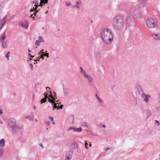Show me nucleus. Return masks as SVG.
<instances>
[{
  "mask_svg": "<svg viewBox=\"0 0 160 160\" xmlns=\"http://www.w3.org/2000/svg\"><path fill=\"white\" fill-rule=\"evenodd\" d=\"M50 92L51 93V95L50 96V98L48 99V101L52 103L53 108V110H54V108H57V109H58V107L60 103V101H57L56 100V98L52 96L51 92V91ZM63 107V105H61L59 106V108L61 109Z\"/></svg>",
  "mask_w": 160,
  "mask_h": 160,
  "instance_id": "3",
  "label": "nucleus"
},
{
  "mask_svg": "<svg viewBox=\"0 0 160 160\" xmlns=\"http://www.w3.org/2000/svg\"><path fill=\"white\" fill-rule=\"evenodd\" d=\"M30 66L31 67V69L32 70V68H33L32 64V63H30Z\"/></svg>",
  "mask_w": 160,
  "mask_h": 160,
  "instance_id": "44",
  "label": "nucleus"
},
{
  "mask_svg": "<svg viewBox=\"0 0 160 160\" xmlns=\"http://www.w3.org/2000/svg\"><path fill=\"white\" fill-rule=\"evenodd\" d=\"M5 33L0 38V41H4V40L6 38L5 37Z\"/></svg>",
  "mask_w": 160,
  "mask_h": 160,
  "instance_id": "26",
  "label": "nucleus"
},
{
  "mask_svg": "<svg viewBox=\"0 0 160 160\" xmlns=\"http://www.w3.org/2000/svg\"><path fill=\"white\" fill-rule=\"evenodd\" d=\"M146 3L145 2H140L138 4V7L140 8H143L146 6Z\"/></svg>",
  "mask_w": 160,
  "mask_h": 160,
  "instance_id": "19",
  "label": "nucleus"
},
{
  "mask_svg": "<svg viewBox=\"0 0 160 160\" xmlns=\"http://www.w3.org/2000/svg\"><path fill=\"white\" fill-rule=\"evenodd\" d=\"M38 40L40 42H44V40L43 39V38L42 37L40 36L38 38Z\"/></svg>",
  "mask_w": 160,
  "mask_h": 160,
  "instance_id": "28",
  "label": "nucleus"
},
{
  "mask_svg": "<svg viewBox=\"0 0 160 160\" xmlns=\"http://www.w3.org/2000/svg\"><path fill=\"white\" fill-rule=\"evenodd\" d=\"M5 146V141L3 139H1L0 141V146L3 147Z\"/></svg>",
  "mask_w": 160,
  "mask_h": 160,
  "instance_id": "24",
  "label": "nucleus"
},
{
  "mask_svg": "<svg viewBox=\"0 0 160 160\" xmlns=\"http://www.w3.org/2000/svg\"><path fill=\"white\" fill-rule=\"evenodd\" d=\"M102 126L103 128H105L106 127V126L105 124L102 125Z\"/></svg>",
  "mask_w": 160,
  "mask_h": 160,
  "instance_id": "51",
  "label": "nucleus"
},
{
  "mask_svg": "<svg viewBox=\"0 0 160 160\" xmlns=\"http://www.w3.org/2000/svg\"><path fill=\"white\" fill-rule=\"evenodd\" d=\"M2 46L4 48H7L8 46V43L6 41H3L2 43Z\"/></svg>",
  "mask_w": 160,
  "mask_h": 160,
  "instance_id": "23",
  "label": "nucleus"
},
{
  "mask_svg": "<svg viewBox=\"0 0 160 160\" xmlns=\"http://www.w3.org/2000/svg\"><path fill=\"white\" fill-rule=\"evenodd\" d=\"M132 19L131 17L129 15H128L126 18V20L127 22H129Z\"/></svg>",
  "mask_w": 160,
  "mask_h": 160,
  "instance_id": "25",
  "label": "nucleus"
},
{
  "mask_svg": "<svg viewBox=\"0 0 160 160\" xmlns=\"http://www.w3.org/2000/svg\"><path fill=\"white\" fill-rule=\"evenodd\" d=\"M134 89L135 90V93L138 96L143 91L142 88L138 83H136L135 85Z\"/></svg>",
  "mask_w": 160,
  "mask_h": 160,
  "instance_id": "8",
  "label": "nucleus"
},
{
  "mask_svg": "<svg viewBox=\"0 0 160 160\" xmlns=\"http://www.w3.org/2000/svg\"><path fill=\"white\" fill-rule=\"evenodd\" d=\"M155 121H156V122H157L158 123V124H159V122H158V121H157V120H156Z\"/></svg>",
  "mask_w": 160,
  "mask_h": 160,
  "instance_id": "55",
  "label": "nucleus"
},
{
  "mask_svg": "<svg viewBox=\"0 0 160 160\" xmlns=\"http://www.w3.org/2000/svg\"><path fill=\"white\" fill-rule=\"evenodd\" d=\"M89 146H90V147H91V144H89Z\"/></svg>",
  "mask_w": 160,
  "mask_h": 160,
  "instance_id": "59",
  "label": "nucleus"
},
{
  "mask_svg": "<svg viewBox=\"0 0 160 160\" xmlns=\"http://www.w3.org/2000/svg\"><path fill=\"white\" fill-rule=\"evenodd\" d=\"M101 36L102 41L107 44H110L112 41L113 35L110 29L105 28L103 29Z\"/></svg>",
  "mask_w": 160,
  "mask_h": 160,
  "instance_id": "1",
  "label": "nucleus"
},
{
  "mask_svg": "<svg viewBox=\"0 0 160 160\" xmlns=\"http://www.w3.org/2000/svg\"><path fill=\"white\" fill-rule=\"evenodd\" d=\"M152 38L156 40H160V33H154L152 35Z\"/></svg>",
  "mask_w": 160,
  "mask_h": 160,
  "instance_id": "12",
  "label": "nucleus"
},
{
  "mask_svg": "<svg viewBox=\"0 0 160 160\" xmlns=\"http://www.w3.org/2000/svg\"><path fill=\"white\" fill-rule=\"evenodd\" d=\"M109 149V148H106L105 149V151L106 152Z\"/></svg>",
  "mask_w": 160,
  "mask_h": 160,
  "instance_id": "50",
  "label": "nucleus"
},
{
  "mask_svg": "<svg viewBox=\"0 0 160 160\" xmlns=\"http://www.w3.org/2000/svg\"><path fill=\"white\" fill-rule=\"evenodd\" d=\"M147 116L148 117L151 115V113L149 110H148L147 112Z\"/></svg>",
  "mask_w": 160,
  "mask_h": 160,
  "instance_id": "30",
  "label": "nucleus"
},
{
  "mask_svg": "<svg viewBox=\"0 0 160 160\" xmlns=\"http://www.w3.org/2000/svg\"><path fill=\"white\" fill-rule=\"evenodd\" d=\"M80 72L81 75L85 77L88 74L86 73V71L81 67H80Z\"/></svg>",
  "mask_w": 160,
  "mask_h": 160,
  "instance_id": "17",
  "label": "nucleus"
},
{
  "mask_svg": "<svg viewBox=\"0 0 160 160\" xmlns=\"http://www.w3.org/2000/svg\"><path fill=\"white\" fill-rule=\"evenodd\" d=\"M45 53L44 52V53H43L42 54V55L43 57H44V56H45Z\"/></svg>",
  "mask_w": 160,
  "mask_h": 160,
  "instance_id": "52",
  "label": "nucleus"
},
{
  "mask_svg": "<svg viewBox=\"0 0 160 160\" xmlns=\"http://www.w3.org/2000/svg\"><path fill=\"white\" fill-rule=\"evenodd\" d=\"M52 124L53 125H54V124L55 123H54V122H52Z\"/></svg>",
  "mask_w": 160,
  "mask_h": 160,
  "instance_id": "56",
  "label": "nucleus"
},
{
  "mask_svg": "<svg viewBox=\"0 0 160 160\" xmlns=\"http://www.w3.org/2000/svg\"><path fill=\"white\" fill-rule=\"evenodd\" d=\"M46 89L47 90H49L50 89V88L49 87H47L46 88Z\"/></svg>",
  "mask_w": 160,
  "mask_h": 160,
  "instance_id": "47",
  "label": "nucleus"
},
{
  "mask_svg": "<svg viewBox=\"0 0 160 160\" xmlns=\"http://www.w3.org/2000/svg\"><path fill=\"white\" fill-rule=\"evenodd\" d=\"M36 13L35 12H34V13L33 14H32L31 15V18H33V19H34V17H35V15H36Z\"/></svg>",
  "mask_w": 160,
  "mask_h": 160,
  "instance_id": "36",
  "label": "nucleus"
},
{
  "mask_svg": "<svg viewBox=\"0 0 160 160\" xmlns=\"http://www.w3.org/2000/svg\"><path fill=\"white\" fill-rule=\"evenodd\" d=\"M29 60H32V59H29Z\"/></svg>",
  "mask_w": 160,
  "mask_h": 160,
  "instance_id": "62",
  "label": "nucleus"
},
{
  "mask_svg": "<svg viewBox=\"0 0 160 160\" xmlns=\"http://www.w3.org/2000/svg\"><path fill=\"white\" fill-rule=\"evenodd\" d=\"M147 27L149 28H152L155 27L157 25L156 21L151 18L147 19L146 21Z\"/></svg>",
  "mask_w": 160,
  "mask_h": 160,
  "instance_id": "6",
  "label": "nucleus"
},
{
  "mask_svg": "<svg viewBox=\"0 0 160 160\" xmlns=\"http://www.w3.org/2000/svg\"><path fill=\"white\" fill-rule=\"evenodd\" d=\"M39 41L38 40H36L35 42V44L36 45H37L38 46H39L40 45L39 43H40Z\"/></svg>",
  "mask_w": 160,
  "mask_h": 160,
  "instance_id": "34",
  "label": "nucleus"
},
{
  "mask_svg": "<svg viewBox=\"0 0 160 160\" xmlns=\"http://www.w3.org/2000/svg\"><path fill=\"white\" fill-rule=\"evenodd\" d=\"M65 4L67 6H69L71 5V3L68 2H65Z\"/></svg>",
  "mask_w": 160,
  "mask_h": 160,
  "instance_id": "33",
  "label": "nucleus"
},
{
  "mask_svg": "<svg viewBox=\"0 0 160 160\" xmlns=\"http://www.w3.org/2000/svg\"><path fill=\"white\" fill-rule=\"evenodd\" d=\"M2 110H0V114H2Z\"/></svg>",
  "mask_w": 160,
  "mask_h": 160,
  "instance_id": "53",
  "label": "nucleus"
},
{
  "mask_svg": "<svg viewBox=\"0 0 160 160\" xmlns=\"http://www.w3.org/2000/svg\"><path fill=\"white\" fill-rule=\"evenodd\" d=\"M9 54H10V52H8L7 54L6 55V57L8 60H9Z\"/></svg>",
  "mask_w": 160,
  "mask_h": 160,
  "instance_id": "31",
  "label": "nucleus"
},
{
  "mask_svg": "<svg viewBox=\"0 0 160 160\" xmlns=\"http://www.w3.org/2000/svg\"><path fill=\"white\" fill-rule=\"evenodd\" d=\"M75 127H70V128H69L68 129V131H69L71 130H73V131H74V129H75Z\"/></svg>",
  "mask_w": 160,
  "mask_h": 160,
  "instance_id": "35",
  "label": "nucleus"
},
{
  "mask_svg": "<svg viewBox=\"0 0 160 160\" xmlns=\"http://www.w3.org/2000/svg\"><path fill=\"white\" fill-rule=\"evenodd\" d=\"M49 118L52 121H53V118L52 117H49Z\"/></svg>",
  "mask_w": 160,
  "mask_h": 160,
  "instance_id": "41",
  "label": "nucleus"
},
{
  "mask_svg": "<svg viewBox=\"0 0 160 160\" xmlns=\"http://www.w3.org/2000/svg\"><path fill=\"white\" fill-rule=\"evenodd\" d=\"M98 101V103L101 104L103 103V101L99 97H98L97 94H96L95 95Z\"/></svg>",
  "mask_w": 160,
  "mask_h": 160,
  "instance_id": "21",
  "label": "nucleus"
},
{
  "mask_svg": "<svg viewBox=\"0 0 160 160\" xmlns=\"http://www.w3.org/2000/svg\"><path fill=\"white\" fill-rule=\"evenodd\" d=\"M72 146H73L76 148H78V146L76 143H73L72 144Z\"/></svg>",
  "mask_w": 160,
  "mask_h": 160,
  "instance_id": "29",
  "label": "nucleus"
},
{
  "mask_svg": "<svg viewBox=\"0 0 160 160\" xmlns=\"http://www.w3.org/2000/svg\"><path fill=\"white\" fill-rule=\"evenodd\" d=\"M40 3L37 0H34L32 2V3L34 4V7H35V9H34V8H33V9H31L30 11V12H33L34 10L35 12L37 13L38 10L40 9L39 8H41L42 5V4L47 3L48 2V0H40Z\"/></svg>",
  "mask_w": 160,
  "mask_h": 160,
  "instance_id": "4",
  "label": "nucleus"
},
{
  "mask_svg": "<svg viewBox=\"0 0 160 160\" xmlns=\"http://www.w3.org/2000/svg\"><path fill=\"white\" fill-rule=\"evenodd\" d=\"M43 49H42V50H41V52H42V51H43Z\"/></svg>",
  "mask_w": 160,
  "mask_h": 160,
  "instance_id": "58",
  "label": "nucleus"
},
{
  "mask_svg": "<svg viewBox=\"0 0 160 160\" xmlns=\"http://www.w3.org/2000/svg\"><path fill=\"white\" fill-rule=\"evenodd\" d=\"M40 58H41L42 59H44L43 56L42 55H40Z\"/></svg>",
  "mask_w": 160,
  "mask_h": 160,
  "instance_id": "40",
  "label": "nucleus"
},
{
  "mask_svg": "<svg viewBox=\"0 0 160 160\" xmlns=\"http://www.w3.org/2000/svg\"><path fill=\"white\" fill-rule=\"evenodd\" d=\"M40 59V58H39V59H38V60H34V62H36V63H37L38 61H39V60Z\"/></svg>",
  "mask_w": 160,
  "mask_h": 160,
  "instance_id": "48",
  "label": "nucleus"
},
{
  "mask_svg": "<svg viewBox=\"0 0 160 160\" xmlns=\"http://www.w3.org/2000/svg\"><path fill=\"white\" fill-rule=\"evenodd\" d=\"M39 145L41 146V147H42V148H43V146L42 145V143H40L39 144Z\"/></svg>",
  "mask_w": 160,
  "mask_h": 160,
  "instance_id": "49",
  "label": "nucleus"
},
{
  "mask_svg": "<svg viewBox=\"0 0 160 160\" xmlns=\"http://www.w3.org/2000/svg\"><path fill=\"white\" fill-rule=\"evenodd\" d=\"M140 95L141 99L145 102H148L149 101L148 99L151 97V96L149 94H146L143 92V91L141 94H139Z\"/></svg>",
  "mask_w": 160,
  "mask_h": 160,
  "instance_id": "7",
  "label": "nucleus"
},
{
  "mask_svg": "<svg viewBox=\"0 0 160 160\" xmlns=\"http://www.w3.org/2000/svg\"><path fill=\"white\" fill-rule=\"evenodd\" d=\"M15 120L13 118L9 119L8 121V125L12 128L13 129L15 125Z\"/></svg>",
  "mask_w": 160,
  "mask_h": 160,
  "instance_id": "9",
  "label": "nucleus"
},
{
  "mask_svg": "<svg viewBox=\"0 0 160 160\" xmlns=\"http://www.w3.org/2000/svg\"><path fill=\"white\" fill-rule=\"evenodd\" d=\"M48 13V11H47V12L45 13Z\"/></svg>",
  "mask_w": 160,
  "mask_h": 160,
  "instance_id": "61",
  "label": "nucleus"
},
{
  "mask_svg": "<svg viewBox=\"0 0 160 160\" xmlns=\"http://www.w3.org/2000/svg\"><path fill=\"white\" fill-rule=\"evenodd\" d=\"M36 63V62H35L34 63V64H36V63Z\"/></svg>",
  "mask_w": 160,
  "mask_h": 160,
  "instance_id": "57",
  "label": "nucleus"
},
{
  "mask_svg": "<svg viewBox=\"0 0 160 160\" xmlns=\"http://www.w3.org/2000/svg\"><path fill=\"white\" fill-rule=\"evenodd\" d=\"M44 94V98L42 99L40 101L41 103H43L45 102L46 101V99L47 98H48V97L47 96V94H46L45 93Z\"/></svg>",
  "mask_w": 160,
  "mask_h": 160,
  "instance_id": "20",
  "label": "nucleus"
},
{
  "mask_svg": "<svg viewBox=\"0 0 160 160\" xmlns=\"http://www.w3.org/2000/svg\"><path fill=\"white\" fill-rule=\"evenodd\" d=\"M26 118H28L29 121H31V119L30 118V116H27L26 117Z\"/></svg>",
  "mask_w": 160,
  "mask_h": 160,
  "instance_id": "38",
  "label": "nucleus"
},
{
  "mask_svg": "<svg viewBox=\"0 0 160 160\" xmlns=\"http://www.w3.org/2000/svg\"><path fill=\"white\" fill-rule=\"evenodd\" d=\"M72 156V152L69 151L67 152L66 155V157L65 160H70Z\"/></svg>",
  "mask_w": 160,
  "mask_h": 160,
  "instance_id": "13",
  "label": "nucleus"
},
{
  "mask_svg": "<svg viewBox=\"0 0 160 160\" xmlns=\"http://www.w3.org/2000/svg\"><path fill=\"white\" fill-rule=\"evenodd\" d=\"M82 130V129L81 128H75V129L74 131H76L77 132H80Z\"/></svg>",
  "mask_w": 160,
  "mask_h": 160,
  "instance_id": "27",
  "label": "nucleus"
},
{
  "mask_svg": "<svg viewBox=\"0 0 160 160\" xmlns=\"http://www.w3.org/2000/svg\"><path fill=\"white\" fill-rule=\"evenodd\" d=\"M22 128V126L21 125H16L15 124V126L13 128V129L16 130H19Z\"/></svg>",
  "mask_w": 160,
  "mask_h": 160,
  "instance_id": "22",
  "label": "nucleus"
},
{
  "mask_svg": "<svg viewBox=\"0 0 160 160\" xmlns=\"http://www.w3.org/2000/svg\"><path fill=\"white\" fill-rule=\"evenodd\" d=\"M80 72L81 75L85 77L88 74L86 73V71L81 67H80Z\"/></svg>",
  "mask_w": 160,
  "mask_h": 160,
  "instance_id": "18",
  "label": "nucleus"
},
{
  "mask_svg": "<svg viewBox=\"0 0 160 160\" xmlns=\"http://www.w3.org/2000/svg\"><path fill=\"white\" fill-rule=\"evenodd\" d=\"M76 4L74 6V7L77 9L79 8L81 6L82 2L81 1L79 0L76 2Z\"/></svg>",
  "mask_w": 160,
  "mask_h": 160,
  "instance_id": "15",
  "label": "nucleus"
},
{
  "mask_svg": "<svg viewBox=\"0 0 160 160\" xmlns=\"http://www.w3.org/2000/svg\"><path fill=\"white\" fill-rule=\"evenodd\" d=\"M19 25L24 28H27L28 27V23L27 21L24 20L21 21L19 22Z\"/></svg>",
  "mask_w": 160,
  "mask_h": 160,
  "instance_id": "10",
  "label": "nucleus"
},
{
  "mask_svg": "<svg viewBox=\"0 0 160 160\" xmlns=\"http://www.w3.org/2000/svg\"><path fill=\"white\" fill-rule=\"evenodd\" d=\"M43 53H44V52H42L41 51L40 52H38V55H40L41 54H42Z\"/></svg>",
  "mask_w": 160,
  "mask_h": 160,
  "instance_id": "46",
  "label": "nucleus"
},
{
  "mask_svg": "<svg viewBox=\"0 0 160 160\" xmlns=\"http://www.w3.org/2000/svg\"><path fill=\"white\" fill-rule=\"evenodd\" d=\"M28 55H29V56H30L31 58H33L34 57V56H32V55H31V54L30 53H29L28 54Z\"/></svg>",
  "mask_w": 160,
  "mask_h": 160,
  "instance_id": "42",
  "label": "nucleus"
},
{
  "mask_svg": "<svg viewBox=\"0 0 160 160\" xmlns=\"http://www.w3.org/2000/svg\"><path fill=\"white\" fill-rule=\"evenodd\" d=\"M8 17V16L6 15L1 19L0 21V24L1 26V28H2L3 25L6 23Z\"/></svg>",
  "mask_w": 160,
  "mask_h": 160,
  "instance_id": "11",
  "label": "nucleus"
},
{
  "mask_svg": "<svg viewBox=\"0 0 160 160\" xmlns=\"http://www.w3.org/2000/svg\"><path fill=\"white\" fill-rule=\"evenodd\" d=\"M28 51L29 52H31V51L29 50H28Z\"/></svg>",
  "mask_w": 160,
  "mask_h": 160,
  "instance_id": "60",
  "label": "nucleus"
},
{
  "mask_svg": "<svg viewBox=\"0 0 160 160\" xmlns=\"http://www.w3.org/2000/svg\"><path fill=\"white\" fill-rule=\"evenodd\" d=\"M70 91L69 89L66 88H63V92L64 96H67L70 93Z\"/></svg>",
  "mask_w": 160,
  "mask_h": 160,
  "instance_id": "14",
  "label": "nucleus"
},
{
  "mask_svg": "<svg viewBox=\"0 0 160 160\" xmlns=\"http://www.w3.org/2000/svg\"><path fill=\"white\" fill-rule=\"evenodd\" d=\"M83 125L84 126H87V124L85 122H84L83 124Z\"/></svg>",
  "mask_w": 160,
  "mask_h": 160,
  "instance_id": "43",
  "label": "nucleus"
},
{
  "mask_svg": "<svg viewBox=\"0 0 160 160\" xmlns=\"http://www.w3.org/2000/svg\"><path fill=\"white\" fill-rule=\"evenodd\" d=\"M35 121L36 122H38V120L37 118H36L35 119Z\"/></svg>",
  "mask_w": 160,
  "mask_h": 160,
  "instance_id": "54",
  "label": "nucleus"
},
{
  "mask_svg": "<svg viewBox=\"0 0 160 160\" xmlns=\"http://www.w3.org/2000/svg\"><path fill=\"white\" fill-rule=\"evenodd\" d=\"M84 78L90 83H92L93 82V78L88 74Z\"/></svg>",
  "mask_w": 160,
  "mask_h": 160,
  "instance_id": "16",
  "label": "nucleus"
},
{
  "mask_svg": "<svg viewBox=\"0 0 160 160\" xmlns=\"http://www.w3.org/2000/svg\"><path fill=\"white\" fill-rule=\"evenodd\" d=\"M45 55L47 57V58H49V53H45Z\"/></svg>",
  "mask_w": 160,
  "mask_h": 160,
  "instance_id": "39",
  "label": "nucleus"
},
{
  "mask_svg": "<svg viewBox=\"0 0 160 160\" xmlns=\"http://www.w3.org/2000/svg\"><path fill=\"white\" fill-rule=\"evenodd\" d=\"M44 123L45 124H47V125H49L50 124V122H49V121H45V122H44Z\"/></svg>",
  "mask_w": 160,
  "mask_h": 160,
  "instance_id": "37",
  "label": "nucleus"
},
{
  "mask_svg": "<svg viewBox=\"0 0 160 160\" xmlns=\"http://www.w3.org/2000/svg\"><path fill=\"white\" fill-rule=\"evenodd\" d=\"M133 13L132 15L133 17L135 19H139L141 18L142 14L137 9H134V8H132L128 12V14H131Z\"/></svg>",
  "mask_w": 160,
  "mask_h": 160,
  "instance_id": "5",
  "label": "nucleus"
},
{
  "mask_svg": "<svg viewBox=\"0 0 160 160\" xmlns=\"http://www.w3.org/2000/svg\"><path fill=\"white\" fill-rule=\"evenodd\" d=\"M85 148H88L87 147V145H88V143L87 142H86L85 143Z\"/></svg>",
  "mask_w": 160,
  "mask_h": 160,
  "instance_id": "45",
  "label": "nucleus"
},
{
  "mask_svg": "<svg viewBox=\"0 0 160 160\" xmlns=\"http://www.w3.org/2000/svg\"><path fill=\"white\" fill-rule=\"evenodd\" d=\"M3 152V149L2 148H0V157L1 156Z\"/></svg>",
  "mask_w": 160,
  "mask_h": 160,
  "instance_id": "32",
  "label": "nucleus"
},
{
  "mask_svg": "<svg viewBox=\"0 0 160 160\" xmlns=\"http://www.w3.org/2000/svg\"><path fill=\"white\" fill-rule=\"evenodd\" d=\"M112 23L114 26L118 29L122 28L124 25L123 18L121 17L118 16L113 18Z\"/></svg>",
  "mask_w": 160,
  "mask_h": 160,
  "instance_id": "2",
  "label": "nucleus"
}]
</instances>
